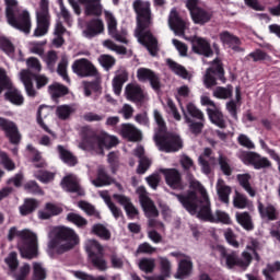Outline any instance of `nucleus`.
Listing matches in <instances>:
<instances>
[{
  "label": "nucleus",
  "mask_w": 280,
  "mask_h": 280,
  "mask_svg": "<svg viewBox=\"0 0 280 280\" xmlns=\"http://www.w3.org/2000/svg\"><path fill=\"white\" fill-rule=\"evenodd\" d=\"M125 94L129 102H145L148 100V94L137 83H129L126 86Z\"/></svg>",
  "instance_id": "nucleus-20"
},
{
  "label": "nucleus",
  "mask_w": 280,
  "mask_h": 280,
  "mask_svg": "<svg viewBox=\"0 0 280 280\" xmlns=\"http://www.w3.org/2000/svg\"><path fill=\"white\" fill-rule=\"evenodd\" d=\"M110 183H113V178L106 174L104 166H98L97 178L92 179L94 187H106V185H110Z\"/></svg>",
  "instance_id": "nucleus-37"
},
{
  "label": "nucleus",
  "mask_w": 280,
  "mask_h": 280,
  "mask_svg": "<svg viewBox=\"0 0 280 280\" xmlns=\"http://www.w3.org/2000/svg\"><path fill=\"white\" fill-rule=\"evenodd\" d=\"M30 272H32V266H30L27 262H24L20 267L18 266L16 269H13L9 275L14 280H27Z\"/></svg>",
  "instance_id": "nucleus-34"
},
{
  "label": "nucleus",
  "mask_w": 280,
  "mask_h": 280,
  "mask_svg": "<svg viewBox=\"0 0 280 280\" xmlns=\"http://www.w3.org/2000/svg\"><path fill=\"white\" fill-rule=\"evenodd\" d=\"M258 211L262 218H267L268 220H277V210L275 209V206H267L264 207V205H258Z\"/></svg>",
  "instance_id": "nucleus-49"
},
{
  "label": "nucleus",
  "mask_w": 280,
  "mask_h": 280,
  "mask_svg": "<svg viewBox=\"0 0 280 280\" xmlns=\"http://www.w3.org/2000/svg\"><path fill=\"white\" fill-rule=\"evenodd\" d=\"M4 3L7 5L5 13L9 25L24 34H30V32H32V18H30V12L21 11L19 0H4Z\"/></svg>",
  "instance_id": "nucleus-6"
},
{
  "label": "nucleus",
  "mask_w": 280,
  "mask_h": 280,
  "mask_svg": "<svg viewBox=\"0 0 280 280\" xmlns=\"http://www.w3.org/2000/svg\"><path fill=\"white\" fill-rule=\"evenodd\" d=\"M0 49L7 52L8 57L12 58V60H23V52L21 50L14 51V46L5 37H0Z\"/></svg>",
  "instance_id": "nucleus-29"
},
{
  "label": "nucleus",
  "mask_w": 280,
  "mask_h": 280,
  "mask_svg": "<svg viewBox=\"0 0 280 280\" xmlns=\"http://www.w3.org/2000/svg\"><path fill=\"white\" fill-rule=\"evenodd\" d=\"M46 43L45 42H31L28 44V49L31 54H36L37 56H43L45 54V47Z\"/></svg>",
  "instance_id": "nucleus-61"
},
{
  "label": "nucleus",
  "mask_w": 280,
  "mask_h": 280,
  "mask_svg": "<svg viewBox=\"0 0 280 280\" xmlns=\"http://www.w3.org/2000/svg\"><path fill=\"white\" fill-rule=\"evenodd\" d=\"M100 65L108 71L112 67H115V58L110 55H102L98 58Z\"/></svg>",
  "instance_id": "nucleus-62"
},
{
  "label": "nucleus",
  "mask_w": 280,
  "mask_h": 280,
  "mask_svg": "<svg viewBox=\"0 0 280 280\" xmlns=\"http://www.w3.org/2000/svg\"><path fill=\"white\" fill-rule=\"evenodd\" d=\"M67 32V28L62 26V23L57 22L55 26V32H54V39H52V45L55 47H62L65 45V38H62V35Z\"/></svg>",
  "instance_id": "nucleus-42"
},
{
  "label": "nucleus",
  "mask_w": 280,
  "mask_h": 280,
  "mask_svg": "<svg viewBox=\"0 0 280 280\" xmlns=\"http://www.w3.org/2000/svg\"><path fill=\"white\" fill-rule=\"evenodd\" d=\"M5 97L9 100V102H11V104H14V106H23L25 102L21 91L14 88L5 93Z\"/></svg>",
  "instance_id": "nucleus-40"
},
{
  "label": "nucleus",
  "mask_w": 280,
  "mask_h": 280,
  "mask_svg": "<svg viewBox=\"0 0 280 280\" xmlns=\"http://www.w3.org/2000/svg\"><path fill=\"white\" fill-rule=\"evenodd\" d=\"M236 222L243 226L246 231H253V219L248 212H237L235 214Z\"/></svg>",
  "instance_id": "nucleus-45"
},
{
  "label": "nucleus",
  "mask_w": 280,
  "mask_h": 280,
  "mask_svg": "<svg viewBox=\"0 0 280 280\" xmlns=\"http://www.w3.org/2000/svg\"><path fill=\"white\" fill-rule=\"evenodd\" d=\"M38 208V202L35 199H26L24 205L20 207L21 215H30L32 211Z\"/></svg>",
  "instance_id": "nucleus-52"
},
{
  "label": "nucleus",
  "mask_w": 280,
  "mask_h": 280,
  "mask_svg": "<svg viewBox=\"0 0 280 280\" xmlns=\"http://www.w3.org/2000/svg\"><path fill=\"white\" fill-rule=\"evenodd\" d=\"M233 95V86L228 85L225 88L218 86L213 91V97H217V100H229Z\"/></svg>",
  "instance_id": "nucleus-50"
},
{
  "label": "nucleus",
  "mask_w": 280,
  "mask_h": 280,
  "mask_svg": "<svg viewBox=\"0 0 280 280\" xmlns=\"http://www.w3.org/2000/svg\"><path fill=\"white\" fill-rule=\"evenodd\" d=\"M19 78L24 84L26 95H28V97H36V90H34V83H32V80L34 78L32 71H30L28 69H24L19 73Z\"/></svg>",
  "instance_id": "nucleus-26"
},
{
  "label": "nucleus",
  "mask_w": 280,
  "mask_h": 280,
  "mask_svg": "<svg viewBox=\"0 0 280 280\" xmlns=\"http://www.w3.org/2000/svg\"><path fill=\"white\" fill-rule=\"evenodd\" d=\"M119 143V140L115 136H110L105 131L94 135L92 137L83 138L79 148L88 152H96V154H104V149L110 150Z\"/></svg>",
  "instance_id": "nucleus-7"
},
{
  "label": "nucleus",
  "mask_w": 280,
  "mask_h": 280,
  "mask_svg": "<svg viewBox=\"0 0 280 280\" xmlns=\"http://www.w3.org/2000/svg\"><path fill=\"white\" fill-rule=\"evenodd\" d=\"M168 25L175 36H183L185 34V30H187V22L180 19V16H178V12L174 9L171 11Z\"/></svg>",
  "instance_id": "nucleus-19"
},
{
  "label": "nucleus",
  "mask_w": 280,
  "mask_h": 280,
  "mask_svg": "<svg viewBox=\"0 0 280 280\" xmlns=\"http://www.w3.org/2000/svg\"><path fill=\"white\" fill-rule=\"evenodd\" d=\"M189 185L195 191H190L187 195H176L180 205L190 213L196 215L199 220L205 222H221L222 224H231V217L229 213L217 210L215 214L211 213V201L207 189L202 187L200 182L196 180L191 175L188 176Z\"/></svg>",
  "instance_id": "nucleus-1"
},
{
  "label": "nucleus",
  "mask_w": 280,
  "mask_h": 280,
  "mask_svg": "<svg viewBox=\"0 0 280 280\" xmlns=\"http://www.w3.org/2000/svg\"><path fill=\"white\" fill-rule=\"evenodd\" d=\"M221 257L222 261H225L228 268H233V266H240V268H247L250 266V261L253 260V257L248 254V252H244L243 258L240 260L237 259V254H226V250L224 248H221Z\"/></svg>",
  "instance_id": "nucleus-11"
},
{
  "label": "nucleus",
  "mask_w": 280,
  "mask_h": 280,
  "mask_svg": "<svg viewBox=\"0 0 280 280\" xmlns=\"http://www.w3.org/2000/svg\"><path fill=\"white\" fill-rule=\"evenodd\" d=\"M190 16L196 25H205V23H209L211 21V12L202 8L192 11Z\"/></svg>",
  "instance_id": "nucleus-35"
},
{
  "label": "nucleus",
  "mask_w": 280,
  "mask_h": 280,
  "mask_svg": "<svg viewBox=\"0 0 280 280\" xmlns=\"http://www.w3.org/2000/svg\"><path fill=\"white\" fill-rule=\"evenodd\" d=\"M191 49L194 54H198V56H205L206 58L213 56V50L211 49L209 40L199 36L191 38Z\"/></svg>",
  "instance_id": "nucleus-18"
},
{
  "label": "nucleus",
  "mask_w": 280,
  "mask_h": 280,
  "mask_svg": "<svg viewBox=\"0 0 280 280\" xmlns=\"http://www.w3.org/2000/svg\"><path fill=\"white\" fill-rule=\"evenodd\" d=\"M98 195L101 196V198L104 200L105 205H107L109 211L112 212V214L114 215V218L117 220L119 218H121L122 213H121V209H119L112 200H110V195H108L107 190H101L98 192Z\"/></svg>",
  "instance_id": "nucleus-36"
},
{
  "label": "nucleus",
  "mask_w": 280,
  "mask_h": 280,
  "mask_svg": "<svg viewBox=\"0 0 280 280\" xmlns=\"http://www.w3.org/2000/svg\"><path fill=\"white\" fill-rule=\"evenodd\" d=\"M222 80L224 82V68H222V63L220 62V59H215L212 62V67L209 68L206 72V75L203 78V83L207 86V89H211V86H215L217 82L215 80Z\"/></svg>",
  "instance_id": "nucleus-12"
},
{
  "label": "nucleus",
  "mask_w": 280,
  "mask_h": 280,
  "mask_svg": "<svg viewBox=\"0 0 280 280\" xmlns=\"http://www.w3.org/2000/svg\"><path fill=\"white\" fill-rule=\"evenodd\" d=\"M85 250L93 264L94 268H97L101 272L108 269V265L104 257L98 255H104V247L97 243L95 240H89L85 243Z\"/></svg>",
  "instance_id": "nucleus-10"
},
{
  "label": "nucleus",
  "mask_w": 280,
  "mask_h": 280,
  "mask_svg": "<svg viewBox=\"0 0 280 280\" xmlns=\"http://www.w3.org/2000/svg\"><path fill=\"white\" fill-rule=\"evenodd\" d=\"M61 212L62 206L48 202L43 210L38 211V218L39 220H49V218H54V215H60Z\"/></svg>",
  "instance_id": "nucleus-28"
},
{
  "label": "nucleus",
  "mask_w": 280,
  "mask_h": 280,
  "mask_svg": "<svg viewBox=\"0 0 280 280\" xmlns=\"http://www.w3.org/2000/svg\"><path fill=\"white\" fill-rule=\"evenodd\" d=\"M0 128L4 131L5 137H8L11 143L16 144L21 141V133L14 121L0 117Z\"/></svg>",
  "instance_id": "nucleus-17"
},
{
  "label": "nucleus",
  "mask_w": 280,
  "mask_h": 280,
  "mask_svg": "<svg viewBox=\"0 0 280 280\" xmlns=\"http://www.w3.org/2000/svg\"><path fill=\"white\" fill-rule=\"evenodd\" d=\"M207 113L210 121H212L214 126H218V128H225L226 122L224 121V115L222 114L220 106L217 105V107L208 108Z\"/></svg>",
  "instance_id": "nucleus-31"
},
{
  "label": "nucleus",
  "mask_w": 280,
  "mask_h": 280,
  "mask_svg": "<svg viewBox=\"0 0 280 280\" xmlns=\"http://www.w3.org/2000/svg\"><path fill=\"white\" fill-rule=\"evenodd\" d=\"M73 277L80 280H106L104 276H91L84 271H72Z\"/></svg>",
  "instance_id": "nucleus-64"
},
{
  "label": "nucleus",
  "mask_w": 280,
  "mask_h": 280,
  "mask_svg": "<svg viewBox=\"0 0 280 280\" xmlns=\"http://www.w3.org/2000/svg\"><path fill=\"white\" fill-rule=\"evenodd\" d=\"M57 150H58L61 161L63 163H66L67 165L73 166L78 163V159H75L73 153H71V151L67 150V148H65L62 145H58Z\"/></svg>",
  "instance_id": "nucleus-39"
},
{
  "label": "nucleus",
  "mask_w": 280,
  "mask_h": 280,
  "mask_svg": "<svg viewBox=\"0 0 280 280\" xmlns=\"http://www.w3.org/2000/svg\"><path fill=\"white\" fill-rule=\"evenodd\" d=\"M185 113L188 115V117H194L195 119H199V121L205 119V114L202 110L196 107L194 103L187 104Z\"/></svg>",
  "instance_id": "nucleus-53"
},
{
  "label": "nucleus",
  "mask_w": 280,
  "mask_h": 280,
  "mask_svg": "<svg viewBox=\"0 0 280 280\" xmlns=\"http://www.w3.org/2000/svg\"><path fill=\"white\" fill-rule=\"evenodd\" d=\"M132 8L137 14L138 26L136 28V37L138 43L144 45L151 56H156V50L159 49V44L156 38L152 36L148 27L152 25V12L150 11V2L143 0H135Z\"/></svg>",
  "instance_id": "nucleus-2"
},
{
  "label": "nucleus",
  "mask_w": 280,
  "mask_h": 280,
  "mask_svg": "<svg viewBox=\"0 0 280 280\" xmlns=\"http://www.w3.org/2000/svg\"><path fill=\"white\" fill-rule=\"evenodd\" d=\"M153 117L158 126L155 130L154 141L162 152H178L183 148V140L176 133H170L165 128L163 114L159 109L153 110Z\"/></svg>",
  "instance_id": "nucleus-4"
},
{
  "label": "nucleus",
  "mask_w": 280,
  "mask_h": 280,
  "mask_svg": "<svg viewBox=\"0 0 280 280\" xmlns=\"http://www.w3.org/2000/svg\"><path fill=\"white\" fill-rule=\"evenodd\" d=\"M68 3L78 16L82 14L80 5L84 7L85 16H102L104 12L102 0H68Z\"/></svg>",
  "instance_id": "nucleus-9"
},
{
  "label": "nucleus",
  "mask_w": 280,
  "mask_h": 280,
  "mask_svg": "<svg viewBox=\"0 0 280 280\" xmlns=\"http://www.w3.org/2000/svg\"><path fill=\"white\" fill-rule=\"evenodd\" d=\"M4 264H7L9 268V275L15 270L19 266V258L16 257L15 252H11L8 257L4 259Z\"/></svg>",
  "instance_id": "nucleus-60"
},
{
  "label": "nucleus",
  "mask_w": 280,
  "mask_h": 280,
  "mask_svg": "<svg viewBox=\"0 0 280 280\" xmlns=\"http://www.w3.org/2000/svg\"><path fill=\"white\" fill-rule=\"evenodd\" d=\"M104 32V21L101 19H94L88 22L86 30L83 31V36L85 38H95V36Z\"/></svg>",
  "instance_id": "nucleus-25"
},
{
  "label": "nucleus",
  "mask_w": 280,
  "mask_h": 280,
  "mask_svg": "<svg viewBox=\"0 0 280 280\" xmlns=\"http://www.w3.org/2000/svg\"><path fill=\"white\" fill-rule=\"evenodd\" d=\"M61 187L65 191H71L72 194L84 196V190L80 187V180L75 175H67L61 182Z\"/></svg>",
  "instance_id": "nucleus-22"
},
{
  "label": "nucleus",
  "mask_w": 280,
  "mask_h": 280,
  "mask_svg": "<svg viewBox=\"0 0 280 280\" xmlns=\"http://www.w3.org/2000/svg\"><path fill=\"white\" fill-rule=\"evenodd\" d=\"M139 268L142 272H154V268H156V260H154V258H142L139 261Z\"/></svg>",
  "instance_id": "nucleus-55"
},
{
  "label": "nucleus",
  "mask_w": 280,
  "mask_h": 280,
  "mask_svg": "<svg viewBox=\"0 0 280 280\" xmlns=\"http://www.w3.org/2000/svg\"><path fill=\"white\" fill-rule=\"evenodd\" d=\"M48 91L54 100L62 97V95H67V93H69V89L60 83L49 85Z\"/></svg>",
  "instance_id": "nucleus-46"
},
{
  "label": "nucleus",
  "mask_w": 280,
  "mask_h": 280,
  "mask_svg": "<svg viewBox=\"0 0 280 280\" xmlns=\"http://www.w3.org/2000/svg\"><path fill=\"white\" fill-rule=\"evenodd\" d=\"M165 180L170 187L173 189H178L180 187V173L174 168L163 170Z\"/></svg>",
  "instance_id": "nucleus-33"
},
{
  "label": "nucleus",
  "mask_w": 280,
  "mask_h": 280,
  "mask_svg": "<svg viewBox=\"0 0 280 280\" xmlns=\"http://www.w3.org/2000/svg\"><path fill=\"white\" fill-rule=\"evenodd\" d=\"M105 21L108 27V34L112 38L116 39L118 43L128 44V39L126 38V33L119 34L117 32V18L113 14V12L105 10Z\"/></svg>",
  "instance_id": "nucleus-16"
},
{
  "label": "nucleus",
  "mask_w": 280,
  "mask_h": 280,
  "mask_svg": "<svg viewBox=\"0 0 280 280\" xmlns=\"http://www.w3.org/2000/svg\"><path fill=\"white\" fill-rule=\"evenodd\" d=\"M160 272L163 279H170L172 277V262L166 257H159Z\"/></svg>",
  "instance_id": "nucleus-44"
},
{
  "label": "nucleus",
  "mask_w": 280,
  "mask_h": 280,
  "mask_svg": "<svg viewBox=\"0 0 280 280\" xmlns=\"http://www.w3.org/2000/svg\"><path fill=\"white\" fill-rule=\"evenodd\" d=\"M47 115H49V107L42 105L38 108L37 112V124H39V126H42V128L46 131L49 132L50 135H52V137H55V135L49 130V128L47 127V125H45V122H43V117H47Z\"/></svg>",
  "instance_id": "nucleus-54"
},
{
  "label": "nucleus",
  "mask_w": 280,
  "mask_h": 280,
  "mask_svg": "<svg viewBox=\"0 0 280 280\" xmlns=\"http://www.w3.org/2000/svg\"><path fill=\"white\" fill-rule=\"evenodd\" d=\"M47 279V269L40 262H33V278L32 280Z\"/></svg>",
  "instance_id": "nucleus-51"
},
{
  "label": "nucleus",
  "mask_w": 280,
  "mask_h": 280,
  "mask_svg": "<svg viewBox=\"0 0 280 280\" xmlns=\"http://www.w3.org/2000/svg\"><path fill=\"white\" fill-rule=\"evenodd\" d=\"M68 222H72V224H75L79 229H82V226H86L88 221L86 219L82 218V215L78 213L70 212L67 215Z\"/></svg>",
  "instance_id": "nucleus-58"
},
{
  "label": "nucleus",
  "mask_w": 280,
  "mask_h": 280,
  "mask_svg": "<svg viewBox=\"0 0 280 280\" xmlns=\"http://www.w3.org/2000/svg\"><path fill=\"white\" fill-rule=\"evenodd\" d=\"M137 194L139 196L140 205L144 211L147 218H159V210L154 206V201L148 197V191L145 187L140 186L137 188Z\"/></svg>",
  "instance_id": "nucleus-14"
},
{
  "label": "nucleus",
  "mask_w": 280,
  "mask_h": 280,
  "mask_svg": "<svg viewBox=\"0 0 280 280\" xmlns=\"http://www.w3.org/2000/svg\"><path fill=\"white\" fill-rule=\"evenodd\" d=\"M72 113H75V109L70 105H60L56 109V115L59 119H69Z\"/></svg>",
  "instance_id": "nucleus-56"
},
{
  "label": "nucleus",
  "mask_w": 280,
  "mask_h": 280,
  "mask_svg": "<svg viewBox=\"0 0 280 280\" xmlns=\"http://www.w3.org/2000/svg\"><path fill=\"white\" fill-rule=\"evenodd\" d=\"M219 38L225 47L233 49V51H244V49L240 47L242 42L237 38V36L231 34L230 32L224 31L220 33Z\"/></svg>",
  "instance_id": "nucleus-23"
},
{
  "label": "nucleus",
  "mask_w": 280,
  "mask_h": 280,
  "mask_svg": "<svg viewBox=\"0 0 280 280\" xmlns=\"http://www.w3.org/2000/svg\"><path fill=\"white\" fill-rule=\"evenodd\" d=\"M48 254L62 255L67 250L78 246L80 244V237L75 234V231L67 226H56L52 228L48 234Z\"/></svg>",
  "instance_id": "nucleus-3"
},
{
  "label": "nucleus",
  "mask_w": 280,
  "mask_h": 280,
  "mask_svg": "<svg viewBox=\"0 0 280 280\" xmlns=\"http://www.w3.org/2000/svg\"><path fill=\"white\" fill-rule=\"evenodd\" d=\"M113 198L115 200H117V202H119V205H121V207H124L128 218H130L131 220L137 218V215H139V210H137V208L135 207V205H132V202L130 201V199L124 195H117L115 194L113 196Z\"/></svg>",
  "instance_id": "nucleus-27"
},
{
  "label": "nucleus",
  "mask_w": 280,
  "mask_h": 280,
  "mask_svg": "<svg viewBox=\"0 0 280 280\" xmlns=\"http://www.w3.org/2000/svg\"><path fill=\"white\" fill-rule=\"evenodd\" d=\"M235 92H236V101H230L226 104V108L230 115H232L234 119H237V103L240 102V100H242V94L240 93V88H236Z\"/></svg>",
  "instance_id": "nucleus-57"
},
{
  "label": "nucleus",
  "mask_w": 280,
  "mask_h": 280,
  "mask_svg": "<svg viewBox=\"0 0 280 280\" xmlns=\"http://www.w3.org/2000/svg\"><path fill=\"white\" fill-rule=\"evenodd\" d=\"M51 15H49V0H40L36 9V23L37 26L34 31V36H45L49 32Z\"/></svg>",
  "instance_id": "nucleus-8"
},
{
  "label": "nucleus",
  "mask_w": 280,
  "mask_h": 280,
  "mask_svg": "<svg viewBox=\"0 0 280 280\" xmlns=\"http://www.w3.org/2000/svg\"><path fill=\"white\" fill-rule=\"evenodd\" d=\"M180 108H182L185 121L189 126V130L191 132H194V135H198V133L202 132V128H203L202 121L192 122L191 118L189 117V115H187V112H185V107L182 106Z\"/></svg>",
  "instance_id": "nucleus-47"
},
{
  "label": "nucleus",
  "mask_w": 280,
  "mask_h": 280,
  "mask_svg": "<svg viewBox=\"0 0 280 280\" xmlns=\"http://www.w3.org/2000/svg\"><path fill=\"white\" fill-rule=\"evenodd\" d=\"M240 185L248 192L252 198H255L257 191L250 186V174H242L237 176Z\"/></svg>",
  "instance_id": "nucleus-43"
},
{
  "label": "nucleus",
  "mask_w": 280,
  "mask_h": 280,
  "mask_svg": "<svg viewBox=\"0 0 280 280\" xmlns=\"http://www.w3.org/2000/svg\"><path fill=\"white\" fill-rule=\"evenodd\" d=\"M103 46L107 49H110V51H116V54L125 55L126 54V47L118 46L110 39H106L103 42Z\"/></svg>",
  "instance_id": "nucleus-63"
},
{
  "label": "nucleus",
  "mask_w": 280,
  "mask_h": 280,
  "mask_svg": "<svg viewBox=\"0 0 280 280\" xmlns=\"http://www.w3.org/2000/svg\"><path fill=\"white\" fill-rule=\"evenodd\" d=\"M217 194L221 202H224V205H229V196H231V187L226 186V184L222 179H219L217 183Z\"/></svg>",
  "instance_id": "nucleus-38"
},
{
  "label": "nucleus",
  "mask_w": 280,
  "mask_h": 280,
  "mask_svg": "<svg viewBox=\"0 0 280 280\" xmlns=\"http://www.w3.org/2000/svg\"><path fill=\"white\" fill-rule=\"evenodd\" d=\"M121 136L128 141H141V131L131 124L122 125Z\"/></svg>",
  "instance_id": "nucleus-32"
},
{
  "label": "nucleus",
  "mask_w": 280,
  "mask_h": 280,
  "mask_svg": "<svg viewBox=\"0 0 280 280\" xmlns=\"http://www.w3.org/2000/svg\"><path fill=\"white\" fill-rule=\"evenodd\" d=\"M233 206L235 209H246L247 207H250V201L246 197V195H242L240 192H235L233 197Z\"/></svg>",
  "instance_id": "nucleus-48"
},
{
  "label": "nucleus",
  "mask_w": 280,
  "mask_h": 280,
  "mask_svg": "<svg viewBox=\"0 0 280 280\" xmlns=\"http://www.w3.org/2000/svg\"><path fill=\"white\" fill-rule=\"evenodd\" d=\"M240 159L245 165H253L254 170L270 167L268 158H264L256 152H242Z\"/></svg>",
  "instance_id": "nucleus-13"
},
{
  "label": "nucleus",
  "mask_w": 280,
  "mask_h": 280,
  "mask_svg": "<svg viewBox=\"0 0 280 280\" xmlns=\"http://www.w3.org/2000/svg\"><path fill=\"white\" fill-rule=\"evenodd\" d=\"M72 71L79 75V78H92L93 75H97V69L95 66L84 58L73 62Z\"/></svg>",
  "instance_id": "nucleus-15"
},
{
  "label": "nucleus",
  "mask_w": 280,
  "mask_h": 280,
  "mask_svg": "<svg viewBox=\"0 0 280 280\" xmlns=\"http://www.w3.org/2000/svg\"><path fill=\"white\" fill-rule=\"evenodd\" d=\"M194 270V262L191 261V258L189 256H184L178 261V268L177 272L175 273V279H187L189 275H191V271Z\"/></svg>",
  "instance_id": "nucleus-24"
},
{
  "label": "nucleus",
  "mask_w": 280,
  "mask_h": 280,
  "mask_svg": "<svg viewBox=\"0 0 280 280\" xmlns=\"http://www.w3.org/2000/svg\"><path fill=\"white\" fill-rule=\"evenodd\" d=\"M137 78L140 82H150L152 89L158 91L161 86V82L159 81V77L148 68H140L137 70Z\"/></svg>",
  "instance_id": "nucleus-21"
},
{
  "label": "nucleus",
  "mask_w": 280,
  "mask_h": 280,
  "mask_svg": "<svg viewBox=\"0 0 280 280\" xmlns=\"http://www.w3.org/2000/svg\"><path fill=\"white\" fill-rule=\"evenodd\" d=\"M92 233L102 240H110V232L103 224H95L92 228Z\"/></svg>",
  "instance_id": "nucleus-59"
},
{
  "label": "nucleus",
  "mask_w": 280,
  "mask_h": 280,
  "mask_svg": "<svg viewBox=\"0 0 280 280\" xmlns=\"http://www.w3.org/2000/svg\"><path fill=\"white\" fill-rule=\"evenodd\" d=\"M145 150L143 149V147H138L133 151L135 156H138V159H140L139 166L137 170L138 174H145V172L150 170V165H152V161L143 156Z\"/></svg>",
  "instance_id": "nucleus-30"
},
{
  "label": "nucleus",
  "mask_w": 280,
  "mask_h": 280,
  "mask_svg": "<svg viewBox=\"0 0 280 280\" xmlns=\"http://www.w3.org/2000/svg\"><path fill=\"white\" fill-rule=\"evenodd\" d=\"M15 237L19 238L18 248L24 259H34L38 257V236L31 230L19 231L16 228H11L8 238L10 242Z\"/></svg>",
  "instance_id": "nucleus-5"
},
{
  "label": "nucleus",
  "mask_w": 280,
  "mask_h": 280,
  "mask_svg": "<svg viewBox=\"0 0 280 280\" xmlns=\"http://www.w3.org/2000/svg\"><path fill=\"white\" fill-rule=\"evenodd\" d=\"M166 63L168 65L171 71L175 73V75H179V78H184V80H187V78H189V72H187V69H185V67H183L178 62L172 59H167Z\"/></svg>",
  "instance_id": "nucleus-41"
}]
</instances>
